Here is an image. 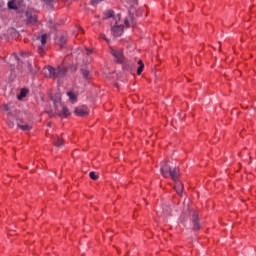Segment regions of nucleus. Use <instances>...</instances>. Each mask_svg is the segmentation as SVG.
<instances>
[{
	"label": "nucleus",
	"instance_id": "1",
	"mask_svg": "<svg viewBox=\"0 0 256 256\" xmlns=\"http://www.w3.org/2000/svg\"><path fill=\"white\" fill-rule=\"evenodd\" d=\"M49 73L50 79H63L67 75L68 69L66 67L58 66L57 68L52 66L46 67Z\"/></svg>",
	"mask_w": 256,
	"mask_h": 256
},
{
	"label": "nucleus",
	"instance_id": "2",
	"mask_svg": "<svg viewBox=\"0 0 256 256\" xmlns=\"http://www.w3.org/2000/svg\"><path fill=\"white\" fill-rule=\"evenodd\" d=\"M189 219L190 223H192V229L193 231H201V218H199V213L195 210H190L189 211Z\"/></svg>",
	"mask_w": 256,
	"mask_h": 256
},
{
	"label": "nucleus",
	"instance_id": "3",
	"mask_svg": "<svg viewBox=\"0 0 256 256\" xmlns=\"http://www.w3.org/2000/svg\"><path fill=\"white\" fill-rule=\"evenodd\" d=\"M54 103V107L56 111H58V117H69L71 112H69V108L67 106L62 107V111H59V105H61V98L52 99Z\"/></svg>",
	"mask_w": 256,
	"mask_h": 256
},
{
	"label": "nucleus",
	"instance_id": "4",
	"mask_svg": "<svg viewBox=\"0 0 256 256\" xmlns=\"http://www.w3.org/2000/svg\"><path fill=\"white\" fill-rule=\"evenodd\" d=\"M74 114L77 117H87L89 115V108L86 105L78 106L74 109Z\"/></svg>",
	"mask_w": 256,
	"mask_h": 256
},
{
	"label": "nucleus",
	"instance_id": "5",
	"mask_svg": "<svg viewBox=\"0 0 256 256\" xmlns=\"http://www.w3.org/2000/svg\"><path fill=\"white\" fill-rule=\"evenodd\" d=\"M25 15L27 17V20H26L27 25L37 23V12H35V10H28L26 11Z\"/></svg>",
	"mask_w": 256,
	"mask_h": 256
},
{
	"label": "nucleus",
	"instance_id": "6",
	"mask_svg": "<svg viewBox=\"0 0 256 256\" xmlns=\"http://www.w3.org/2000/svg\"><path fill=\"white\" fill-rule=\"evenodd\" d=\"M120 65H122L123 71H127V73H131L133 69H135V63H133V61L125 60V58Z\"/></svg>",
	"mask_w": 256,
	"mask_h": 256
},
{
	"label": "nucleus",
	"instance_id": "7",
	"mask_svg": "<svg viewBox=\"0 0 256 256\" xmlns=\"http://www.w3.org/2000/svg\"><path fill=\"white\" fill-rule=\"evenodd\" d=\"M41 45L38 46V53L43 57L45 55V45H47V34H42L40 37Z\"/></svg>",
	"mask_w": 256,
	"mask_h": 256
},
{
	"label": "nucleus",
	"instance_id": "8",
	"mask_svg": "<svg viewBox=\"0 0 256 256\" xmlns=\"http://www.w3.org/2000/svg\"><path fill=\"white\" fill-rule=\"evenodd\" d=\"M160 165H161L160 171H161L163 177H165V178L169 177V173L171 171V166L167 165V162H165V161H162L160 163Z\"/></svg>",
	"mask_w": 256,
	"mask_h": 256
},
{
	"label": "nucleus",
	"instance_id": "9",
	"mask_svg": "<svg viewBox=\"0 0 256 256\" xmlns=\"http://www.w3.org/2000/svg\"><path fill=\"white\" fill-rule=\"evenodd\" d=\"M111 55L115 57L116 63H123V59H125L123 52L117 51L115 49H111Z\"/></svg>",
	"mask_w": 256,
	"mask_h": 256
},
{
	"label": "nucleus",
	"instance_id": "10",
	"mask_svg": "<svg viewBox=\"0 0 256 256\" xmlns=\"http://www.w3.org/2000/svg\"><path fill=\"white\" fill-rule=\"evenodd\" d=\"M123 29H125V26L123 25L113 26L112 33L114 37H121V35H123Z\"/></svg>",
	"mask_w": 256,
	"mask_h": 256
},
{
	"label": "nucleus",
	"instance_id": "11",
	"mask_svg": "<svg viewBox=\"0 0 256 256\" xmlns=\"http://www.w3.org/2000/svg\"><path fill=\"white\" fill-rule=\"evenodd\" d=\"M80 73L85 81H91V72L87 68H80Z\"/></svg>",
	"mask_w": 256,
	"mask_h": 256
},
{
	"label": "nucleus",
	"instance_id": "12",
	"mask_svg": "<svg viewBox=\"0 0 256 256\" xmlns=\"http://www.w3.org/2000/svg\"><path fill=\"white\" fill-rule=\"evenodd\" d=\"M67 43V34H62L59 37V40L57 42V45L60 47V49H65V44Z\"/></svg>",
	"mask_w": 256,
	"mask_h": 256
},
{
	"label": "nucleus",
	"instance_id": "13",
	"mask_svg": "<svg viewBox=\"0 0 256 256\" xmlns=\"http://www.w3.org/2000/svg\"><path fill=\"white\" fill-rule=\"evenodd\" d=\"M168 177H171L173 181H177L179 179V169L174 168L173 170L171 169L170 172L168 173Z\"/></svg>",
	"mask_w": 256,
	"mask_h": 256
},
{
	"label": "nucleus",
	"instance_id": "14",
	"mask_svg": "<svg viewBox=\"0 0 256 256\" xmlns=\"http://www.w3.org/2000/svg\"><path fill=\"white\" fill-rule=\"evenodd\" d=\"M27 95H29V89L22 88L20 90V93L17 95L18 101H23V99H25V97H27Z\"/></svg>",
	"mask_w": 256,
	"mask_h": 256
},
{
	"label": "nucleus",
	"instance_id": "15",
	"mask_svg": "<svg viewBox=\"0 0 256 256\" xmlns=\"http://www.w3.org/2000/svg\"><path fill=\"white\" fill-rule=\"evenodd\" d=\"M175 191L178 195H183V184L179 181H175Z\"/></svg>",
	"mask_w": 256,
	"mask_h": 256
},
{
	"label": "nucleus",
	"instance_id": "16",
	"mask_svg": "<svg viewBox=\"0 0 256 256\" xmlns=\"http://www.w3.org/2000/svg\"><path fill=\"white\" fill-rule=\"evenodd\" d=\"M67 96L69 97V101L71 103H77V94L72 91L67 92Z\"/></svg>",
	"mask_w": 256,
	"mask_h": 256
},
{
	"label": "nucleus",
	"instance_id": "17",
	"mask_svg": "<svg viewBox=\"0 0 256 256\" xmlns=\"http://www.w3.org/2000/svg\"><path fill=\"white\" fill-rule=\"evenodd\" d=\"M8 9H11L13 11H17L19 7H17V4H15V0L8 1Z\"/></svg>",
	"mask_w": 256,
	"mask_h": 256
},
{
	"label": "nucleus",
	"instance_id": "18",
	"mask_svg": "<svg viewBox=\"0 0 256 256\" xmlns=\"http://www.w3.org/2000/svg\"><path fill=\"white\" fill-rule=\"evenodd\" d=\"M137 75H141L143 73V69H145V64H143V60L138 61Z\"/></svg>",
	"mask_w": 256,
	"mask_h": 256
},
{
	"label": "nucleus",
	"instance_id": "19",
	"mask_svg": "<svg viewBox=\"0 0 256 256\" xmlns=\"http://www.w3.org/2000/svg\"><path fill=\"white\" fill-rule=\"evenodd\" d=\"M45 5H47L48 7H50V9H53L54 5H55V2L57 0H42Z\"/></svg>",
	"mask_w": 256,
	"mask_h": 256
},
{
	"label": "nucleus",
	"instance_id": "20",
	"mask_svg": "<svg viewBox=\"0 0 256 256\" xmlns=\"http://www.w3.org/2000/svg\"><path fill=\"white\" fill-rule=\"evenodd\" d=\"M17 127H19V129H21L22 131H31V126H29L28 124L21 125L17 123Z\"/></svg>",
	"mask_w": 256,
	"mask_h": 256
},
{
	"label": "nucleus",
	"instance_id": "21",
	"mask_svg": "<svg viewBox=\"0 0 256 256\" xmlns=\"http://www.w3.org/2000/svg\"><path fill=\"white\" fill-rule=\"evenodd\" d=\"M54 145H55L56 147H61V146H63V140H62L61 138H59V137H56V138L54 139Z\"/></svg>",
	"mask_w": 256,
	"mask_h": 256
},
{
	"label": "nucleus",
	"instance_id": "22",
	"mask_svg": "<svg viewBox=\"0 0 256 256\" xmlns=\"http://www.w3.org/2000/svg\"><path fill=\"white\" fill-rule=\"evenodd\" d=\"M114 15H115V11H113V10H108V11L105 13L104 19H111V17H114Z\"/></svg>",
	"mask_w": 256,
	"mask_h": 256
},
{
	"label": "nucleus",
	"instance_id": "23",
	"mask_svg": "<svg viewBox=\"0 0 256 256\" xmlns=\"http://www.w3.org/2000/svg\"><path fill=\"white\" fill-rule=\"evenodd\" d=\"M89 177L92 179V181H97V179H99V175L93 171L89 173Z\"/></svg>",
	"mask_w": 256,
	"mask_h": 256
},
{
	"label": "nucleus",
	"instance_id": "24",
	"mask_svg": "<svg viewBox=\"0 0 256 256\" xmlns=\"http://www.w3.org/2000/svg\"><path fill=\"white\" fill-rule=\"evenodd\" d=\"M24 65L27 67V73H33V66L31 65V63L27 62L24 63Z\"/></svg>",
	"mask_w": 256,
	"mask_h": 256
},
{
	"label": "nucleus",
	"instance_id": "25",
	"mask_svg": "<svg viewBox=\"0 0 256 256\" xmlns=\"http://www.w3.org/2000/svg\"><path fill=\"white\" fill-rule=\"evenodd\" d=\"M7 125L9 127V129H13V127H15V122H13L12 120H8Z\"/></svg>",
	"mask_w": 256,
	"mask_h": 256
},
{
	"label": "nucleus",
	"instance_id": "26",
	"mask_svg": "<svg viewBox=\"0 0 256 256\" xmlns=\"http://www.w3.org/2000/svg\"><path fill=\"white\" fill-rule=\"evenodd\" d=\"M2 110H4V111H11V108L9 107V104H3L2 105Z\"/></svg>",
	"mask_w": 256,
	"mask_h": 256
},
{
	"label": "nucleus",
	"instance_id": "27",
	"mask_svg": "<svg viewBox=\"0 0 256 256\" xmlns=\"http://www.w3.org/2000/svg\"><path fill=\"white\" fill-rule=\"evenodd\" d=\"M47 115H49V117H55V112H53V110H46Z\"/></svg>",
	"mask_w": 256,
	"mask_h": 256
},
{
	"label": "nucleus",
	"instance_id": "28",
	"mask_svg": "<svg viewBox=\"0 0 256 256\" xmlns=\"http://www.w3.org/2000/svg\"><path fill=\"white\" fill-rule=\"evenodd\" d=\"M13 57H14V59H16V61H18V65L23 63V61H21V59L19 58V56L17 54H13Z\"/></svg>",
	"mask_w": 256,
	"mask_h": 256
},
{
	"label": "nucleus",
	"instance_id": "29",
	"mask_svg": "<svg viewBox=\"0 0 256 256\" xmlns=\"http://www.w3.org/2000/svg\"><path fill=\"white\" fill-rule=\"evenodd\" d=\"M85 51H86V55H93V50L86 48Z\"/></svg>",
	"mask_w": 256,
	"mask_h": 256
},
{
	"label": "nucleus",
	"instance_id": "30",
	"mask_svg": "<svg viewBox=\"0 0 256 256\" xmlns=\"http://www.w3.org/2000/svg\"><path fill=\"white\" fill-rule=\"evenodd\" d=\"M124 23H125V25H126L127 27H129V20H128V19H125V20H124Z\"/></svg>",
	"mask_w": 256,
	"mask_h": 256
},
{
	"label": "nucleus",
	"instance_id": "31",
	"mask_svg": "<svg viewBox=\"0 0 256 256\" xmlns=\"http://www.w3.org/2000/svg\"><path fill=\"white\" fill-rule=\"evenodd\" d=\"M101 37H102V39H104V41H109V40H107V36H105V34H102Z\"/></svg>",
	"mask_w": 256,
	"mask_h": 256
},
{
	"label": "nucleus",
	"instance_id": "32",
	"mask_svg": "<svg viewBox=\"0 0 256 256\" xmlns=\"http://www.w3.org/2000/svg\"><path fill=\"white\" fill-rule=\"evenodd\" d=\"M21 55H22V57H24V55H27V53H22Z\"/></svg>",
	"mask_w": 256,
	"mask_h": 256
},
{
	"label": "nucleus",
	"instance_id": "33",
	"mask_svg": "<svg viewBox=\"0 0 256 256\" xmlns=\"http://www.w3.org/2000/svg\"><path fill=\"white\" fill-rule=\"evenodd\" d=\"M48 127H51V123H48Z\"/></svg>",
	"mask_w": 256,
	"mask_h": 256
}]
</instances>
